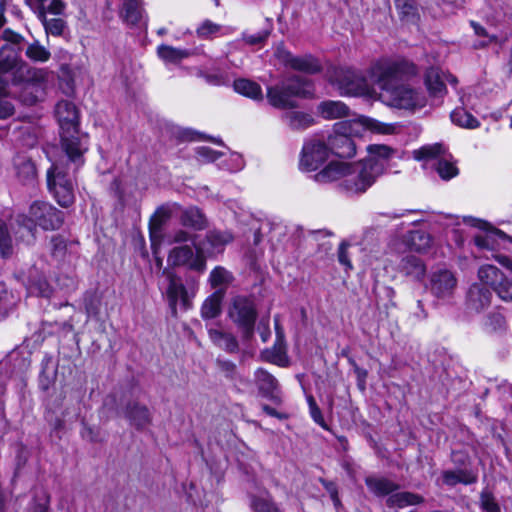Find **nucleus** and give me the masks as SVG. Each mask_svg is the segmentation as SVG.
Returning <instances> with one entry per match:
<instances>
[{
	"mask_svg": "<svg viewBox=\"0 0 512 512\" xmlns=\"http://www.w3.org/2000/svg\"><path fill=\"white\" fill-rule=\"evenodd\" d=\"M2 37L8 44L0 49V72L14 71L16 78L27 83V88L35 89L38 83L45 80L46 72L43 69L31 67L20 59L19 49L15 48L24 41L20 34L11 29H5Z\"/></svg>",
	"mask_w": 512,
	"mask_h": 512,
	"instance_id": "nucleus-4",
	"label": "nucleus"
},
{
	"mask_svg": "<svg viewBox=\"0 0 512 512\" xmlns=\"http://www.w3.org/2000/svg\"><path fill=\"white\" fill-rule=\"evenodd\" d=\"M477 276L480 284L490 286L494 291L504 281L506 276L504 273L494 265L485 264L479 267Z\"/></svg>",
	"mask_w": 512,
	"mask_h": 512,
	"instance_id": "nucleus-26",
	"label": "nucleus"
},
{
	"mask_svg": "<svg viewBox=\"0 0 512 512\" xmlns=\"http://www.w3.org/2000/svg\"><path fill=\"white\" fill-rule=\"evenodd\" d=\"M352 364H353V367H354V373H355V375L357 377L358 387L361 390H365L366 378H367L368 372H367V370L359 367L355 362H352Z\"/></svg>",
	"mask_w": 512,
	"mask_h": 512,
	"instance_id": "nucleus-62",
	"label": "nucleus"
},
{
	"mask_svg": "<svg viewBox=\"0 0 512 512\" xmlns=\"http://www.w3.org/2000/svg\"><path fill=\"white\" fill-rule=\"evenodd\" d=\"M195 252L188 245L173 248L168 255V263L172 266H187L189 269L203 272L206 269L204 247L194 243Z\"/></svg>",
	"mask_w": 512,
	"mask_h": 512,
	"instance_id": "nucleus-9",
	"label": "nucleus"
},
{
	"mask_svg": "<svg viewBox=\"0 0 512 512\" xmlns=\"http://www.w3.org/2000/svg\"><path fill=\"white\" fill-rule=\"evenodd\" d=\"M121 17L131 25L137 24L142 18V8L139 0H124Z\"/></svg>",
	"mask_w": 512,
	"mask_h": 512,
	"instance_id": "nucleus-40",
	"label": "nucleus"
},
{
	"mask_svg": "<svg viewBox=\"0 0 512 512\" xmlns=\"http://www.w3.org/2000/svg\"><path fill=\"white\" fill-rule=\"evenodd\" d=\"M492 292L479 283L472 284L466 294V307L468 310L479 313L487 309L492 302Z\"/></svg>",
	"mask_w": 512,
	"mask_h": 512,
	"instance_id": "nucleus-15",
	"label": "nucleus"
},
{
	"mask_svg": "<svg viewBox=\"0 0 512 512\" xmlns=\"http://www.w3.org/2000/svg\"><path fill=\"white\" fill-rule=\"evenodd\" d=\"M158 55L165 62L178 63L182 59L187 58L190 53L187 50L177 49L168 45H161L158 48Z\"/></svg>",
	"mask_w": 512,
	"mask_h": 512,
	"instance_id": "nucleus-41",
	"label": "nucleus"
},
{
	"mask_svg": "<svg viewBox=\"0 0 512 512\" xmlns=\"http://www.w3.org/2000/svg\"><path fill=\"white\" fill-rule=\"evenodd\" d=\"M35 269L30 271L29 275V290L42 297H49L51 294V287L42 275L34 276Z\"/></svg>",
	"mask_w": 512,
	"mask_h": 512,
	"instance_id": "nucleus-42",
	"label": "nucleus"
},
{
	"mask_svg": "<svg viewBox=\"0 0 512 512\" xmlns=\"http://www.w3.org/2000/svg\"><path fill=\"white\" fill-rule=\"evenodd\" d=\"M251 508L254 512H281L268 494L252 497Z\"/></svg>",
	"mask_w": 512,
	"mask_h": 512,
	"instance_id": "nucleus-45",
	"label": "nucleus"
},
{
	"mask_svg": "<svg viewBox=\"0 0 512 512\" xmlns=\"http://www.w3.org/2000/svg\"><path fill=\"white\" fill-rule=\"evenodd\" d=\"M395 5L403 18L413 19L416 16L417 8L414 0H395Z\"/></svg>",
	"mask_w": 512,
	"mask_h": 512,
	"instance_id": "nucleus-52",
	"label": "nucleus"
},
{
	"mask_svg": "<svg viewBox=\"0 0 512 512\" xmlns=\"http://www.w3.org/2000/svg\"><path fill=\"white\" fill-rule=\"evenodd\" d=\"M495 292L503 301H512V279L506 277Z\"/></svg>",
	"mask_w": 512,
	"mask_h": 512,
	"instance_id": "nucleus-57",
	"label": "nucleus"
},
{
	"mask_svg": "<svg viewBox=\"0 0 512 512\" xmlns=\"http://www.w3.org/2000/svg\"><path fill=\"white\" fill-rule=\"evenodd\" d=\"M404 242L410 250L423 253L431 248L433 239L427 231L419 229L408 232Z\"/></svg>",
	"mask_w": 512,
	"mask_h": 512,
	"instance_id": "nucleus-25",
	"label": "nucleus"
},
{
	"mask_svg": "<svg viewBox=\"0 0 512 512\" xmlns=\"http://www.w3.org/2000/svg\"><path fill=\"white\" fill-rule=\"evenodd\" d=\"M11 226L17 240L26 244L34 242L37 229L30 216L18 215Z\"/></svg>",
	"mask_w": 512,
	"mask_h": 512,
	"instance_id": "nucleus-19",
	"label": "nucleus"
},
{
	"mask_svg": "<svg viewBox=\"0 0 512 512\" xmlns=\"http://www.w3.org/2000/svg\"><path fill=\"white\" fill-rule=\"evenodd\" d=\"M319 481L324 486L326 491L329 493L330 498H331L334 506L336 508H339L341 506V501H340L339 496H338V489H337L336 484L334 482H332V481H327V480H325L323 478H320Z\"/></svg>",
	"mask_w": 512,
	"mask_h": 512,
	"instance_id": "nucleus-58",
	"label": "nucleus"
},
{
	"mask_svg": "<svg viewBox=\"0 0 512 512\" xmlns=\"http://www.w3.org/2000/svg\"><path fill=\"white\" fill-rule=\"evenodd\" d=\"M171 209L167 206L159 207L149 222L150 239L152 247L160 243L162 226L171 216Z\"/></svg>",
	"mask_w": 512,
	"mask_h": 512,
	"instance_id": "nucleus-23",
	"label": "nucleus"
},
{
	"mask_svg": "<svg viewBox=\"0 0 512 512\" xmlns=\"http://www.w3.org/2000/svg\"><path fill=\"white\" fill-rule=\"evenodd\" d=\"M12 253V238L8 232L6 224L2 220H0V256L6 258L11 256Z\"/></svg>",
	"mask_w": 512,
	"mask_h": 512,
	"instance_id": "nucleus-47",
	"label": "nucleus"
},
{
	"mask_svg": "<svg viewBox=\"0 0 512 512\" xmlns=\"http://www.w3.org/2000/svg\"><path fill=\"white\" fill-rule=\"evenodd\" d=\"M13 304V296L8 292L6 286L0 283V317H5Z\"/></svg>",
	"mask_w": 512,
	"mask_h": 512,
	"instance_id": "nucleus-53",
	"label": "nucleus"
},
{
	"mask_svg": "<svg viewBox=\"0 0 512 512\" xmlns=\"http://www.w3.org/2000/svg\"><path fill=\"white\" fill-rule=\"evenodd\" d=\"M193 242L195 243V236L191 235L185 230H177L172 236L171 243H186V242Z\"/></svg>",
	"mask_w": 512,
	"mask_h": 512,
	"instance_id": "nucleus-61",
	"label": "nucleus"
},
{
	"mask_svg": "<svg viewBox=\"0 0 512 512\" xmlns=\"http://www.w3.org/2000/svg\"><path fill=\"white\" fill-rule=\"evenodd\" d=\"M234 90L254 100L262 99V89L259 84L248 79H237L233 83Z\"/></svg>",
	"mask_w": 512,
	"mask_h": 512,
	"instance_id": "nucleus-37",
	"label": "nucleus"
},
{
	"mask_svg": "<svg viewBox=\"0 0 512 512\" xmlns=\"http://www.w3.org/2000/svg\"><path fill=\"white\" fill-rule=\"evenodd\" d=\"M267 99L273 107L278 109H292L297 106L293 97L280 84L267 88Z\"/></svg>",
	"mask_w": 512,
	"mask_h": 512,
	"instance_id": "nucleus-24",
	"label": "nucleus"
},
{
	"mask_svg": "<svg viewBox=\"0 0 512 512\" xmlns=\"http://www.w3.org/2000/svg\"><path fill=\"white\" fill-rule=\"evenodd\" d=\"M233 279L232 274L221 266L215 267L209 277L210 284L213 288L226 287Z\"/></svg>",
	"mask_w": 512,
	"mask_h": 512,
	"instance_id": "nucleus-44",
	"label": "nucleus"
},
{
	"mask_svg": "<svg viewBox=\"0 0 512 512\" xmlns=\"http://www.w3.org/2000/svg\"><path fill=\"white\" fill-rule=\"evenodd\" d=\"M365 482L368 489L377 496L391 495L399 488L396 483L382 477H367Z\"/></svg>",
	"mask_w": 512,
	"mask_h": 512,
	"instance_id": "nucleus-32",
	"label": "nucleus"
},
{
	"mask_svg": "<svg viewBox=\"0 0 512 512\" xmlns=\"http://www.w3.org/2000/svg\"><path fill=\"white\" fill-rule=\"evenodd\" d=\"M40 130L33 126H26L21 129L20 142L24 147L33 148L38 144Z\"/></svg>",
	"mask_w": 512,
	"mask_h": 512,
	"instance_id": "nucleus-48",
	"label": "nucleus"
},
{
	"mask_svg": "<svg viewBox=\"0 0 512 512\" xmlns=\"http://www.w3.org/2000/svg\"><path fill=\"white\" fill-rule=\"evenodd\" d=\"M209 337L212 342L228 353H236L239 350V344L236 337L231 334L217 329L209 330Z\"/></svg>",
	"mask_w": 512,
	"mask_h": 512,
	"instance_id": "nucleus-30",
	"label": "nucleus"
},
{
	"mask_svg": "<svg viewBox=\"0 0 512 512\" xmlns=\"http://www.w3.org/2000/svg\"><path fill=\"white\" fill-rule=\"evenodd\" d=\"M400 270L415 279H421L425 274V266L421 259L413 255H407L401 259Z\"/></svg>",
	"mask_w": 512,
	"mask_h": 512,
	"instance_id": "nucleus-34",
	"label": "nucleus"
},
{
	"mask_svg": "<svg viewBox=\"0 0 512 512\" xmlns=\"http://www.w3.org/2000/svg\"><path fill=\"white\" fill-rule=\"evenodd\" d=\"M416 74V66L404 59L378 61L370 68V76L380 89V100L400 109L422 108L426 105V96L422 92L401 83Z\"/></svg>",
	"mask_w": 512,
	"mask_h": 512,
	"instance_id": "nucleus-1",
	"label": "nucleus"
},
{
	"mask_svg": "<svg viewBox=\"0 0 512 512\" xmlns=\"http://www.w3.org/2000/svg\"><path fill=\"white\" fill-rule=\"evenodd\" d=\"M13 167L18 181L27 186H34L37 182V169L35 163L26 155H17L13 160Z\"/></svg>",
	"mask_w": 512,
	"mask_h": 512,
	"instance_id": "nucleus-16",
	"label": "nucleus"
},
{
	"mask_svg": "<svg viewBox=\"0 0 512 512\" xmlns=\"http://www.w3.org/2000/svg\"><path fill=\"white\" fill-rule=\"evenodd\" d=\"M444 154L445 148L439 143L425 145L413 152L414 158L419 161L438 159L436 164L437 173L442 179L449 180L458 174V169L445 158Z\"/></svg>",
	"mask_w": 512,
	"mask_h": 512,
	"instance_id": "nucleus-8",
	"label": "nucleus"
},
{
	"mask_svg": "<svg viewBox=\"0 0 512 512\" xmlns=\"http://www.w3.org/2000/svg\"><path fill=\"white\" fill-rule=\"evenodd\" d=\"M509 237L501 230L488 229L484 233L474 236V244L480 249L495 250L499 245V239H508Z\"/></svg>",
	"mask_w": 512,
	"mask_h": 512,
	"instance_id": "nucleus-28",
	"label": "nucleus"
},
{
	"mask_svg": "<svg viewBox=\"0 0 512 512\" xmlns=\"http://www.w3.org/2000/svg\"><path fill=\"white\" fill-rule=\"evenodd\" d=\"M283 59L294 70L305 73L314 74L321 69L318 60L311 55L294 57L289 52H284Z\"/></svg>",
	"mask_w": 512,
	"mask_h": 512,
	"instance_id": "nucleus-22",
	"label": "nucleus"
},
{
	"mask_svg": "<svg viewBox=\"0 0 512 512\" xmlns=\"http://www.w3.org/2000/svg\"><path fill=\"white\" fill-rule=\"evenodd\" d=\"M168 278L167 299L172 314L176 316L178 307L182 310H186L190 307V299L186 287L179 277L169 275Z\"/></svg>",
	"mask_w": 512,
	"mask_h": 512,
	"instance_id": "nucleus-14",
	"label": "nucleus"
},
{
	"mask_svg": "<svg viewBox=\"0 0 512 512\" xmlns=\"http://www.w3.org/2000/svg\"><path fill=\"white\" fill-rule=\"evenodd\" d=\"M317 109L324 119L329 120L346 117L349 114L348 106L341 101H323Z\"/></svg>",
	"mask_w": 512,
	"mask_h": 512,
	"instance_id": "nucleus-29",
	"label": "nucleus"
},
{
	"mask_svg": "<svg viewBox=\"0 0 512 512\" xmlns=\"http://www.w3.org/2000/svg\"><path fill=\"white\" fill-rule=\"evenodd\" d=\"M258 332L263 342H266L269 339L271 332L269 329L268 321H261L259 323Z\"/></svg>",
	"mask_w": 512,
	"mask_h": 512,
	"instance_id": "nucleus-64",
	"label": "nucleus"
},
{
	"mask_svg": "<svg viewBox=\"0 0 512 512\" xmlns=\"http://www.w3.org/2000/svg\"><path fill=\"white\" fill-rule=\"evenodd\" d=\"M330 154L327 143L319 138H312L302 148L300 166L307 171L317 170Z\"/></svg>",
	"mask_w": 512,
	"mask_h": 512,
	"instance_id": "nucleus-11",
	"label": "nucleus"
},
{
	"mask_svg": "<svg viewBox=\"0 0 512 512\" xmlns=\"http://www.w3.org/2000/svg\"><path fill=\"white\" fill-rule=\"evenodd\" d=\"M55 115L60 127L61 149L73 154L74 161L81 163V154L88 151V137L79 132V112L76 105L68 100L59 101Z\"/></svg>",
	"mask_w": 512,
	"mask_h": 512,
	"instance_id": "nucleus-3",
	"label": "nucleus"
},
{
	"mask_svg": "<svg viewBox=\"0 0 512 512\" xmlns=\"http://www.w3.org/2000/svg\"><path fill=\"white\" fill-rule=\"evenodd\" d=\"M384 173L383 160L371 158L357 163L332 161L316 173L314 179L320 184L338 181L340 189L345 193L360 195L365 193Z\"/></svg>",
	"mask_w": 512,
	"mask_h": 512,
	"instance_id": "nucleus-2",
	"label": "nucleus"
},
{
	"mask_svg": "<svg viewBox=\"0 0 512 512\" xmlns=\"http://www.w3.org/2000/svg\"><path fill=\"white\" fill-rule=\"evenodd\" d=\"M458 280L454 272L439 269L430 276V292L439 299H449L457 289Z\"/></svg>",
	"mask_w": 512,
	"mask_h": 512,
	"instance_id": "nucleus-13",
	"label": "nucleus"
},
{
	"mask_svg": "<svg viewBox=\"0 0 512 512\" xmlns=\"http://www.w3.org/2000/svg\"><path fill=\"white\" fill-rule=\"evenodd\" d=\"M480 507L483 512H500V507L493 495L487 491H482L480 495Z\"/></svg>",
	"mask_w": 512,
	"mask_h": 512,
	"instance_id": "nucleus-55",
	"label": "nucleus"
},
{
	"mask_svg": "<svg viewBox=\"0 0 512 512\" xmlns=\"http://www.w3.org/2000/svg\"><path fill=\"white\" fill-rule=\"evenodd\" d=\"M6 83L0 78V119H5L14 113V106L3 95L5 94Z\"/></svg>",
	"mask_w": 512,
	"mask_h": 512,
	"instance_id": "nucleus-54",
	"label": "nucleus"
},
{
	"mask_svg": "<svg viewBox=\"0 0 512 512\" xmlns=\"http://www.w3.org/2000/svg\"><path fill=\"white\" fill-rule=\"evenodd\" d=\"M367 150L370 156L367 159H377L383 160L384 165L386 166V160L391 156L393 150L386 145H369Z\"/></svg>",
	"mask_w": 512,
	"mask_h": 512,
	"instance_id": "nucleus-51",
	"label": "nucleus"
},
{
	"mask_svg": "<svg viewBox=\"0 0 512 512\" xmlns=\"http://www.w3.org/2000/svg\"><path fill=\"white\" fill-rule=\"evenodd\" d=\"M271 31H272V24L270 22H268L267 26L263 30L255 33V34H249V33L244 32L242 34V39L248 45H261L266 42L269 35L271 34Z\"/></svg>",
	"mask_w": 512,
	"mask_h": 512,
	"instance_id": "nucleus-49",
	"label": "nucleus"
},
{
	"mask_svg": "<svg viewBox=\"0 0 512 512\" xmlns=\"http://www.w3.org/2000/svg\"><path fill=\"white\" fill-rule=\"evenodd\" d=\"M359 122L362 126H364L365 128H367L371 131H376V132L383 133V134L390 132V128L387 125L380 123L371 118L361 117L359 119Z\"/></svg>",
	"mask_w": 512,
	"mask_h": 512,
	"instance_id": "nucleus-56",
	"label": "nucleus"
},
{
	"mask_svg": "<svg viewBox=\"0 0 512 512\" xmlns=\"http://www.w3.org/2000/svg\"><path fill=\"white\" fill-rule=\"evenodd\" d=\"M424 501L423 497L412 492H398L391 494L386 503L389 507H405L417 505Z\"/></svg>",
	"mask_w": 512,
	"mask_h": 512,
	"instance_id": "nucleus-36",
	"label": "nucleus"
},
{
	"mask_svg": "<svg viewBox=\"0 0 512 512\" xmlns=\"http://www.w3.org/2000/svg\"><path fill=\"white\" fill-rule=\"evenodd\" d=\"M84 163V154H81V163L78 165L74 161L73 154L64 153V155L48 169L47 185L59 205L69 207L74 202L76 176Z\"/></svg>",
	"mask_w": 512,
	"mask_h": 512,
	"instance_id": "nucleus-5",
	"label": "nucleus"
},
{
	"mask_svg": "<svg viewBox=\"0 0 512 512\" xmlns=\"http://www.w3.org/2000/svg\"><path fill=\"white\" fill-rule=\"evenodd\" d=\"M65 9V4L61 0H52L48 5L36 7L38 19L42 22L47 34L52 36L63 35L67 28L66 22L61 18H47V13L60 15Z\"/></svg>",
	"mask_w": 512,
	"mask_h": 512,
	"instance_id": "nucleus-12",
	"label": "nucleus"
},
{
	"mask_svg": "<svg viewBox=\"0 0 512 512\" xmlns=\"http://www.w3.org/2000/svg\"><path fill=\"white\" fill-rule=\"evenodd\" d=\"M255 383L259 392L271 400H276L275 392L278 389V381L276 378L266 370L259 368L254 373Z\"/></svg>",
	"mask_w": 512,
	"mask_h": 512,
	"instance_id": "nucleus-21",
	"label": "nucleus"
},
{
	"mask_svg": "<svg viewBox=\"0 0 512 512\" xmlns=\"http://www.w3.org/2000/svg\"><path fill=\"white\" fill-rule=\"evenodd\" d=\"M196 152L199 158L204 162H213L222 156L220 152L205 146L197 148Z\"/></svg>",
	"mask_w": 512,
	"mask_h": 512,
	"instance_id": "nucleus-59",
	"label": "nucleus"
},
{
	"mask_svg": "<svg viewBox=\"0 0 512 512\" xmlns=\"http://www.w3.org/2000/svg\"><path fill=\"white\" fill-rule=\"evenodd\" d=\"M221 371L225 372L227 376L232 377L236 371V365L231 361H218Z\"/></svg>",
	"mask_w": 512,
	"mask_h": 512,
	"instance_id": "nucleus-63",
	"label": "nucleus"
},
{
	"mask_svg": "<svg viewBox=\"0 0 512 512\" xmlns=\"http://www.w3.org/2000/svg\"><path fill=\"white\" fill-rule=\"evenodd\" d=\"M222 297L223 292L219 290L214 292L204 301L201 308V315L203 318L212 319L220 314Z\"/></svg>",
	"mask_w": 512,
	"mask_h": 512,
	"instance_id": "nucleus-39",
	"label": "nucleus"
},
{
	"mask_svg": "<svg viewBox=\"0 0 512 512\" xmlns=\"http://www.w3.org/2000/svg\"><path fill=\"white\" fill-rule=\"evenodd\" d=\"M450 117L452 122L460 127L473 129L479 126L478 120L471 113L462 108L453 110Z\"/></svg>",
	"mask_w": 512,
	"mask_h": 512,
	"instance_id": "nucleus-43",
	"label": "nucleus"
},
{
	"mask_svg": "<svg viewBox=\"0 0 512 512\" xmlns=\"http://www.w3.org/2000/svg\"><path fill=\"white\" fill-rule=\"evenodd\" d=\"M127 417L137 428H143L151 422L148 408L136 403L127 407Z\"/></svg>",
	"mask_w": 512,
	"mask_h": 512,
	"instance_id": "nucleus-38",
	"label": "nucleus"
},
{
	"mask_svg": "<svg viewBox=\"0 0 512 512\" xmlns=\"http://www.w3.org/2000/svg\"><path fill=\"white\" fill-rule=\"evenodd\" d=\"M228 315L238 326L244 340H250L254 335L257 310L254 301L245 296L233 299Z\"/></svg>",
	"mask_w": 512,
	"mask_h": 512,
	"instance_id": "nucleus-6",
	"label": "nucleus"
},
{
	"mask_svg": "<svg viewBox=\"0 0 512 512\" xmlns=\"http://www.w3.org/2000/svg\"><path fill=\"white\" fill-rule=\"evenodd\" d=\"M284 121L293 130H304L314 124L311 115L299 111H289L283 115Z\"/></svg>",
	"mask_w": 512,
	"mask_h": 512,
	"instance_id": "nucleus-35",
	"label": "nucleus"
},
{
	"mask_svg": "<svg viewBox=\"0 0 512 512\" xmlns=\"http://www.w3.org/2000/svg\"><path fill=\"white\" fill-rule=\"evenodd\" d=\"M426 87L433 97H442L446 93L444 73L438 68H430L425 74Z\"/></svg>",
	"mask_w": 512,
	"mask_h": 512,
	"instance_id": "nucleus-27",
	"label": "nucleus"
},
{
	"mask_svg": "<svg viewBox=\"0 0 512 512\" xmlns=\"http://www.w3.org/2000/svg\"><path fill=\"white\" fill-rule=\"evenodd\" d=\"M327 145L330 153L340 158H351L356 154V144L348 135L343 133L330 135Z\"/></svg>",
	"mask_w": 512,
	"mask_h": 512,
	"instance_id": "nucleus-17",
	"label": "nucleus"
},
{
	"mask_svg": "<svg viewBox=\"0 0 512 512\" xmlns=\"http://www.w3.org/2000/svg\"><path fill=\"white\" fill-rule=\"evenodd\" d=\"M180 222L183 226L194 230H203L207 227V220L196 207H190L182 211Z\"/></svg>",
	"mask_w": 512,
	"mask_h": 512,
	"instance_id": "nucleus-31",
	"label": "nucleus"
},
{
	"mask_svg": "<svg viewBox=\"0 0 512 512\" xmlns=\"http://www.w3.org/2000/svg\"><path fill=\"white\" fill-rule=\"evenodd\" d=\"M349 246L350 245L347 242H342L339 245V248H338V261H339L340 264H342L346 268L352 269V263H351V261H350V259L348 257V253H347V250H348Z\"/></svg>",
	"mask_w": 512,
	"mask_h": 512,
	"instance_id": "nucleus-60",
	"label": "nucleus"
},
{
	"mask_svg": "<svg viewBox=\"0 0 512 512\" xmlns=\"http://www.w3.org/2000/svg\"><path fill=\"white\" fill-rule=\"evenodd\" d=\"M443 483L448 486H455L458 483L469 485L477 480L476 474L468 470H446L442 474Z\"/></svg>",
	"mask_w": 512,
	"mask_h": 512,
	"instance_id": "nucleus-33",
	"label": "nucleus"
},
{
	"mask_svg": "<svg viewBox=\"0 0 512 512\" xmlns=\"http://www.w3.org/2000/svg\"><path fill=\"white\" fill-rule=\"evenodd\" d=\"M232 241V235L228 232H221L217 230L209 231L206 234L205 240L198 243L197 246L204 247V256H213L221 253L224 247Z\"/></svg>",
	"mask_w": 512,
	"mask_h": 512,
	"instance_id": "nucleus-18",
	"label": "nucleus"
},
{
	"mask_svg": "<svg viewBox=\"0 0 512 512\" xmlns=\"http://www.w3.org/2000/svg\"><path fill=\"white\" fill-rule=\"evenodd\" d=\"M25 54L29 59L35 62H46L51 56L49 50L37 41L28 45Z\"/></svg>",
	"mask_w": 512,
	"mask_h": 512,
	"instance_id": "nucleus-46",
	"label": "nucleus"
},
{
	"mask_svg": "<svg viewBox=\"0 0 512 512\" xmlns=\"http://www.w3.org/2000/svg\"><path fill=\"white\" fill-rule=\"evenodd\" d=\"M292 97L307 98L313 95V85L306 78L294 76L279 83Z\"/></svg>",
	"mask_w": 512,
	"mask_h": 512,
	"instance_id": "nucleus-20",
	"label": "nucleus"
},
{
	"mask_svg": "<svg viewBox=\"0 0 512 512\" xmlns=\"http://www.w3.org/2000/svg\"><path fill=\"white\" fill-rule=\"evenodd\" d=\"M331 82L345 95H360L369 91V84L362 72L352 68L335 69Z\"/></svg>",
	"mask_w": 512,
	"mask_h": 512,
	"instance_id": "nucleus-7",
	"label": "nucleus"
},
{
	"mask_svg": "<svg viewBox=\"0 0 512 512\" xmlns=\"http://www.w3.org/2000/svg\"><path fill=\"white\" fill-rule=\"evenodd\" d=\"M222 30V26L211 20L203 21L196 30L197 36L203 39L211 38Z\"/></svg>",
	"mask_w": 512,
	"mask_h": 512,
	"instance_id": "nucleus-50",
	"label": "nucleus"
},
{
	"mask_svg": "<svg viewBox=\"0 0 512 512\" xmlns=\"http://www.w3.org/2000/svg\"><path fill=\"white\" fill-rule=\"evenodd\" d=\"M29 216L44 230H56L64 221V214L53 205L44 201H34L29 208Z\"/></svg>",
	"mask_w": 512,
	"mask_h": 512,
	"instance_id": "nucleus-10",
	"label": "nucleus"
}]
</instances>
